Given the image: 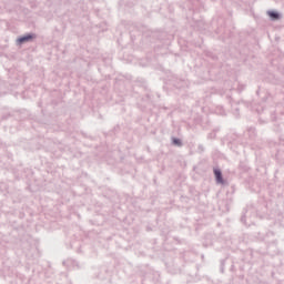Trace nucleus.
Returning <instances> with one entry per match:
<instances>
[{"label": "nucleus", "mask_w": 284, "mask_h": 284, "mask_svg": "<svg viewBox=\"0 0 284 284\" xmlns=\"http://www.w3.org/2000/svg\"><path fill=\"white\" fill-rule=\"evenodd\" d=\"M214 175H215V181L219 185H224L225 180H223V173L219 169H214Z\"/></svg>", "instance_id": "obj_2"}, {"label": "nucleus", "mask_w": 284, "mask_h": 284, "mask_svg": "<svg viewBox=\"0 0 284 284\" xmlns=\"http://www.w3.org/2000/svg\"><path fill=\"white\" fill-rule=\"evenodd\" d=\"M172 143L178 148H181L183 145V142L181 141V139H176V138H173Z\"/></svg>", "instance_id": "obj_4"}, {"label": "nucleus", "mask_w": 284, "mask_h": 284, "mask_svg": "<svg viewBox=\"0 0 284 284\" xmlns=\"http://www.w3.org/2000/svg\"><path fill=\"white\" fill-rule=\"evenodd\" d=\"M32 39H34V36L27 34V36L18 38L16 40V43H17V45H23V43H30V41H32Z\"/></svg>", "instance_id": "obj_1"}, {"label": "nucleus", "mask_w": 284, "mask_h": 284, "mask_svg": "<svg viewBox=\"0 0 284 284\" xmlns=\"http://www.w3.org/2000/svg\"><path fill=\"white\" fill-rule=\"evenodd\" d=\"M266 14L270 17L271 21H281L282 16L277 11H267Z\"/></svg>", "instance_id": "obj_3"}]
</instances>
